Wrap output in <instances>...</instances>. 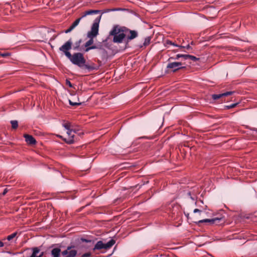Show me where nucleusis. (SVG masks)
Wrapping results in <instances>:
<instances>
[{
  "label": "nucleus",
  "mask_w": 257,
  "mask_h": 257,
  "mask_svg": "<svg viewBox=\"0 0 257 257\" xmlns=\"http://www.w3.org/2000/svg\"><path fill=\"white\" fill-rule=\"evenodd\" d=\"M72 43L71 40H69L59 48L60 51L62 52L67 58L70 57L71 55L69 51L72 48Z\"/></svg>",
  "instance_id": "423d86ee"
},
{
  "label": "nucleus",
  "mask_w": 257,
  "mask_h": 257,
  "mask_svg": "<svg viewBox=\"0 0 257 257\" xmlns=\"http://www.w3.org/2000/svg\"><path fill=\"white\" fill-rule=\"evenodd\" d=\"M83 41L82 39L76 41L73 46V50L78 51H83L84 52V46L82 44Z\"/></svg>",
  "instance_id": "9b49d317"
},
{
  "label": "nucleus",
  "mask_w": 257,
  "mask_h": 257,
  "mask_svg": "<svg viewBox=\"0 0 257 257\" xmlns=\"http://www.w3.org/2000/svg\"><path fill=\"white\" fill-rule=\"evenodd\" d=\"M83 18L80 17L78 19H77L70 26V27L65 30V33H68L71 32L79 24L80 21Z\"/></svg>",
  "instance_id": "2eb2a0df"
},
{
  "label": "nucleus",
  "mask_w": 257,
  "mask_h": 257,
  "mask_svg": "<svg viewBox=\"0 0 257 257\" xmlns=\"http://www.w3.org/2000/svg\"><path fill=\"white\" fill-rule=\"evenodd\" d=\"M173 60L170 61L167 60L168 63L167 65L166 69L170 70L173 72H176L179 70L186 68V66H183V64L181 62H172Z\"/></svg>",
  "instance_id": "39448f33"
},
{
  "label": "nucleus",
  "mask_w": 257,
  "mask_h": 257,
  "mask_svg": "<svg viewBox=\"0 0 257 257\" xmlns=\"http://www.w3.org/2000/svg\"><path fill=\"white\" fill-rule=\"evenodd\" d=\"M67 138H65L63 139V141L68 144H72L75 141V135L73 133H72V130H69L67 131Z\"/></svg>",
  "instance_id": "1a4fd4ad"
},
{
  "label": "nucleus",
  "mask_w": 257,
  "mask_h": 257,
  "mask_svg": "<svg viewBox=\"0 0 257 257\" xmlns=\"http://www.w3.org/2000/svg\"><path fill=\"white\" fill-rule=\"evenodd\" d=\"M91 255V253L90 252H86L83 254L81 257H90Z\"/></svg>",
  "instance_id": "c756f323"
},
{
  "label": "nucleus",
  "mask_w": 257,
  "mask_h": 257,
  "mask_svg": "<svg viewBox=\"0 0 257 257\" xmlns=\"http://www.w3.org/2000/svg\"><path fill=\"white\" fill-rule=\"evenodd\" d=\"M24 137L25 138L26 142L29 145H34L36 144V141L32 136L25 134Z\"/></svg>",
  "instance_id": "4468645a"
},
{
  "label": "nucleus",
  "mask_w": 257,
  "mask_h": 257,
  "mask_svg": "<svg viewBox=\"0 0 257 257\" xmlns=\"http://www.w3.org/2000/svg\"><path fill=\"white\" fill-rule=\"evenodd\" d=\"M72 133H73L74 134L78 133V132L79 131L78 129L72 128Z\"/></svg>",
  "instance_id": "473e14b6"
},
{
  "label": "nucleus",
  "mask_w": 257,
  "mask_h": 257,
  "mask_svg": "<svg viewBox=\"0 0 257 257\" xmlns=\"http://www.w3.org/2000/svg\"><path fill=\"white\" fill-rule=\"evenodd\" d=\"M178 51V50H172V52H174V53H176V52H177Z\"/></svg>",
  "instance_id": "4c0bfd02"
},
{
  "label": "nucleus",
  "mask_w": 257,
  "mask_h": 257,
  "mask_svg": "<svg viewBox=\"0 0 257 257\" xmlns=\"http://www.w3.org/2000/svg\"><path fill=\"white\" fill-rule=\"evenodd\" d=\"M100 13L99 10H89L84 12L81 16V18H84L87 15H92V14H96Z\"/></svg>",
  "instance_id": "dca6fc26"
},
{
  "label": "nucleus",
  "mask_w": 257,
  "mask_h": 257,
  "mask_svg": "<svg viewBox=\"0 0 257 257\" xmlns=\"http://www.w3.org/2000/svg\"><path fill=\"white\" fill-rule=\"evenodd\" d=\"M57 137L62 139L63 140V139H64V138H63L62 136L57 135Z\"/></svg>",
  "instance_id": "e433bc0d"
},
{
  "label": "nucleus",
  "mask_w": 257,
  "mask_h": 257,
  "mask_svg": "<svg viewBox=\"0 0 257 257\" xmlns=\"http://www.w3.org/2000/svg\"><path fill=\"white\" fill-rule=\"evenodd\" d=\"M69 104L72 106L79 105L81 104V103L72 102L70 100H69Z\"/></svg>",
  "instance_id": "c85d7f7f"
},
{
  "label": "nucleus",
  "mask_w": 257,
  "mask_h": 257,
  "mask_svg": "<svg viewBox=\"0 0 257 257\" xmlns=\"http://www.w3.org/2000/svg\"><path fill=\"white\" fill-rule=\"evenodd\" d=\"M96 48H97V47L95 45L92 44L89 47L84 48V53L87 52L89 51L90 50L95 49Z\"/></svg>",
  "instance_id": "5701e85b"
},
{
  "label": "nucleus",
  "mask_w": 257,
  "mask_h": 257,
  "mask_svg": "<svg viewBox=\"0 0 257 257\" xmlns=\"http://www.w3.org/2000/svg\"><path fill=\"white\" fill-rule=\"evenodd\" d=\"M127 31H126V37L127 41L128 42L136 38L138 36V32L135 30H131L126 28Z\"/></svg>",
  "instance_id": "9d476101"
},
{
  "label": "nucleus",
  "mask_w": 257,
  "mask_h": 257,
  "mask_svg": "<svg viewBox=\"0 0 257 257\" xmlns=\"http://www.w3.org/2000/svg\"><path fill=\"white\" fill-rule=\"evenodd\" d=\"M101 15L97 17L94 21L90 31L88 32L87 37L89 39L84 44V48L89 47L93 44V38L98 34L99 24L101 20Z\"/></svg>",
  "instance_id": "f03ea898"
},
{
  "label": "nucleus",
  "mask_w": 257,
  "mask_h": 257,
  "mask_svg": "<svg viewBox=\"0 0 257 257\" xmlns=\"http://www.w3.org/2000/svg\"><path fill=\"white\" fill-rule=\"evenodd\" d=\"M7 191H7V189H5L4 190V192H3V195L6 194L7 193Z\"/></svg>",
  "instance_id": "c9c22d12"
},
{
  "label": "nucleus",
  "mask_w": 257,
  "mask_h": 257,
  "mask_svg": "<svg viewBox=\"0 0 257 257\" xmlns=\"http://www.w3.org/2000/svg\"><path fill=\"white\" fill-rule=\"evenodd\" d=\"M11 53L9 52H2L0 51V56L5 58L11 56Z\"/></svg>",
  "instance_id": "cd10ccee"
},
{
  "label": "nucleus",
  "mask_w": 257,
  "mask_h": 257,
  "mask_svg": "<svg viewBox=\"0 0 257 257\" xmlns=\"http://www.w3.org/2000/svg\"><path fill=\"white\" fill-rule=\"evenodd\" d=\"M115 243V240L113 239H111L107 243H104L102 241L99 240L96 242L92 249L93 251L102 249H108L111 248Z\"/></svg>",
  "instance_id": "20e7f679"
},
{
  "label": "nucleus",
  "mask_w": 257,
  "mask_h": 257,
  "mask_svg": "<svg viewBox=\"0 0 257 257\" xmlns=\"http://www.w3.org/2000/svg\"><path fill=\"white\" fill-rule=\"evenodd\" d=\"M182 58L184 60H187L188 59L192 60L193 61H196L199 60V58L196 57L194 56L188 55V54H178L176 55L175 56H171L168 58V61L170 60H178L179 58Z\"/></svg>",
  "instance_id": "0eeeda50"
},
{
  "label": "nucleus",
  "mask_w": 257,
  "mask_h": 257,
  "mask_svg": "<svg viewBox=\"0 0 257 257\" xmlns=\"http://www.w3.org/2000/svg\"><path fill=\"white\" fill-rule=\"evenodd\" d=\"M185 47H183L184 48H186L187 50H192L191 47L190 46L189 44L187 45L186 46H184Z\"/></svg>",
  "instance_id": "2f4dec72"
},
{
  "label": "nucleus",
  "mask_w": 257,
  "mask_h": 257,
  "mask_svg": "<svg viewBox=\"0 0 257 257\" xmlns=\"http://www.w3.org/2000/svg\"><path fill=\"white\" fill-rule=\"evenodd\" d=\"M74 248V246H68L65 250L61 252L62 257H75L77 251Z\"/></svg>",
  "instance_id": "6e6552de"
},
{
  "label": "nucleus",
  "mask_w": 257,
  "mask_h": 257,
  "mask_svg": "<svg viewBox=\"0 0 257 257\" xmlns=\"http://www.w3.org/2000/svg\"><path fill=\"white\" fill-rule=\"evenodd\" d=\"M40 250L38 247H34L33 248V253L30 257H41L43 255V253H41L39 255L38 254L40 252Z\"/></svg>",
  "instance_id": "f3484780"
},
{
  "label": "nucleus",
  "mask_w": 257,
  "mask_h": 257,
  "mask_svg": "<svg viewBox=\"0 0 257 257\" xmlns=\"http://www.w3.org/2000/svg\"><path fill=\"white\" fill-rule=\"evenodd\" d=\"M68 59L72 64L78 66L80 68H84L89 71L98 69L96 65L93 63L90 64H86V60L84 55L81 52L74 53L72 55L71 54Z\"/></svg>",
  "instance_id": "f257e3e1"
},
{
  "label": "nucleus",
  "mask_w": 257,
  "mask_h": 257,
  "mask_svg": "<svg viewBox=\"0 0 257 257\" xmlns=\"http://www.w3.org/2000/svg\"><path fill=\"white\" fill-rule=\"evenodd\" d=\"M213 221V224L221 225L225 222V216L223 215H220L218 217H214Z\"/></svg>",
  "instance_id": "ddd939ff"
},
{
  "label": "nucleus",
  "mask_w": 257,
  "mask_h": 257,
  "mask_svg": "<svg viewBox=\"0 0 257 257\" xmlns=\"http://www.w3.org/2000/svg\"><path fill=\"white\" fill-rule=\"evenodd\" d=\"M66 84L67 85L69 86V87L70 88H72L73 87L71 82L67 79H66Z\"/></svg>",
  "instance_id": "7c9ffc66"
},
{
  "label": "nucleus",
  "mask_w": 257,
  "mask_h": 257,
  "mask_svg": "<svg viewBox=\"0 0 257 257\" xmlns=\"http://www.w3.org/2000/svg\"><path fill=\"white\" fill-rule=\"evenodd\" d=\"M61 253V249L59 248H54L51 250L52 257H60Z\"/></svg>",
  "instance_id": "a211bd4d"
},
{
  "label": "nucleus",
  "mask_w": 257,
  "mask_h": 257,
  "mask_svg": "<svg viewBox=\"0 0 257 257\" xmlns=\"http://www.w3.org/2000/svg\"><path fill=\"white\" fill-rule=\"evenodd\" d=\"M191 45H194V42H193V41H192V42H191Z\"/></svg>",
  "instance_id": "58836bf2"
},
{
  "label": "nucleus",
  "mask_w": 257,
  "mask_h": 257,
  "mask_svg": "<svg viewBox=\"0 0 257 257\" xmlns=\"http://www.w3.org/2000/svg\"><path fill=\"white\" fill-rule=\"evenodd\" d=\"M170 45H172V46H175V47H185L184 46H181V45H177L176 44H175V43L174 42H172L170 40H167L165 41V43L164 44V46L166 47H169V46Z\"/></svg>",
  "instance_id": "6ab92c4d"
},
{
  "label": "nucleus",
  "mask_w": 257,
  "mask_h": 257,
  "mask_svg": "<svg viewBox=\"0 0 257 257\" xmlns=\"http://www.w3.org/2000/svg\"><path fill=\"white\" fill-rule=\"evenodd\" d=\"M17 234V232H14L12 234L8 235L7 237V239L10 241V240H12L13 238H14V237H15L16 236Z\"/></svg>",
  "instance_id": "bb28decb"
},
{
  "label": "nucleus",
  "mask_w": 257,
  "mask_h": 257,
  "mask_svg": "<svg viewBox=\"0 0 257 257\" xmlns=\"http://www.w3.org/2000/svg\"><path fill=\"white\" fill-rule=\"evenodd\" d=\"M239 103V102L232 103L230 105H225L224 107L225 109H229L236 107Z\"/></svg>",
  "instance_id": "4be33fe9"
},
{
  "label": "nucleus",
  "mask_w": 257,
  "mask_h": 257,
  "mask_svg": "<svg viewBox=\"0 0 257 257\" xmlns=\"http://www.w3.org/2000/svg\"><path fill=\"white\" fill-rule=\"evenodd\" d=\"M234 93V91H226L225 92L220 94H214L212 95V98L215 100L218 99L222 97H225L232 95Z\"/></svg>",
  "instance_id": "f8f14e48"
},
{
  "label": "nucleus",
  "mask_w": 257,
  "mask_h": 257,
  "mask_svg": "<svg viewBox=\"0 0 257 257\" xmlns=\"http://www.w3.org/2000/svg\"><path fill=\"white\" fill-rule=\"evenodd\" d=\"M126 28L125 27L114 26L109 32L110 36H113L112 41L115 43H121L126 37Z\"/></svg>",
  "instance_id": "7ed1b4c3"
},
{
  "label": "nucleus",
  "mask_w": 257,
  "mask_h": 257,
  "mask_svg": "<svg viewBox=\"0 0 257 257\" xmlns=\"http://www.w3.org/2000/svg\"><path fill=\"white\" fill-rule=\"evenodd\" d=\"M4 243L2 241L0 240V247L4 246Z\"/></svg>",
  "instance_id": "f704fd0d"
},
{
  "label": "nucleus",
  "mask_w": 257,
  "mask_h": 257,
  "mask_svg": "<svg viewBox=\"0 0 257 257\" xmlns=\"http://www.w3.org/2000/svg\"><path fill=\"white\" fill-rule=\"evenodd\" d=\"M201 212V210L197 209V208H196L194 210H193V212L194 213H197V212Z\"/></svg>",
  "instance_id": "72a5a7b5"
},
{
  "label": "nucleus",
  "mask_w": 257,
  "mask_h": 257,
  "mask_svg": "<svg viewBox=\"0 0 257 257\" xmlns=\"http://www.w3.org/2000/svg\"><path fill=\"white\" fill-rule=\"evenodd\" d=\"M116 11L115 9H104L102 10H99V11H100V13H101V14L106 13H109V12H112V11Z\"/></svg>",
  "instance_id": "393cba45"
},
{
  "label": "nucleus",
  "mask_w": 257,
  "mask_h": 257,
  "mask_svg": "<svg viewBox=\"0 0 257 257\" xmlns=\"http://www.w3.org/2000/svg\"><path fill=\"white\" fill-rule=\"evenodd\" d=\"M151 40V38L150 37H147L145 39L144 42L143 43V45L144 46H147L149 45L150 43V41Z\"/></svg>",
  "instance_id": "b1692460"
},
{
  "label": "nucleus",
  "mask_w": 257,
  "mask_h": 257,
  "mask_svg": "<svg viewBox=\"0 0 257 257\" xmlns=\"http://www.w3.org/2000/svg\"><path fill=\"white\" fill-rule=\"evenodd\" d=\"M213 218L212 219H205L199 220L197 222H196V223L197 224L199 225L200 223H209L210 224H213Z\"/></svg>",
  "instance_id": "aec40b11"
},
{
  "label": "nucleus",
  "mask_w": 257,
  "mask_h": 257,
  "mask_svg": "<svg viewBox=\"0 0 257 257\" xmlns=\"http://www.w3.org/2000/svg\"><path fill=\"white\" fill-rule=\"evenodd\" d=\"M62 125L67 131L72 130L71 123L69 122L63 123Z\"/></svg>",
  "instance_id": "412c9836"
},
{
  "label": "nucleus",
  "mask_w": 257,
  "mask_h": 257,
  "mask_svg": "<svg viewBox=\"0 0 257 257\" xmlns=\"http://www.w3.org/2000/svg\"><path fill=\"white\" fill-rule=\"evenodd\" d=\"M11 123L12 124V127L14 129H16L18 126V122L17 120H11Z\"/></svg>",
  "instance_id": "a878e982"
}]
</instances>
